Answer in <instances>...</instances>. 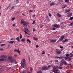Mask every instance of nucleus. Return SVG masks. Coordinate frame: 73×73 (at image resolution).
Here are the masks:
<instances>
[{"label": "nucleus", "mask_w": 73, "mask_h": 73, "mask_svg": "<svg viewBox=\"0 0 73 73\" xmlns=\"http://www.w3.org/2000/svg\"><path fill=\"white\" fill-rule=\"evenodd\" d=\"M53 72L55 73H60V71L58 69L53 70Z\"/></svg>", "instance_id": "nucleus-3"}, {"label": "nucleus", "mask_w": 73, "mask_h": 73, "mask_svg": "<svg viewBox=\"0 0 73 73\" xmlns=\"http://www.w3.org/2000/svg\"><path fill=\"white\" fill-rule=\"evenodd\" d=\"M30 71L31 72H32V70H33V68L31 67H30Z\"/></svg>", "instance_id": "nucleus-23"}, {"label": "nucleus", "mask_w": 73, "mask_h": 73, "mask_svg": "<svg viewBox=\"0 0 73 73\" xmlns=\"http://www.w3.org/2000/svg\"><path fill=\"white\" fill-rule=\"evenodd\" d=\"M23 63H26L25 59H23Z\"/></svg>", "instance_id": "nucleus-26"}, {"label": "nucleus", "mask_w": 73, "mask_h": 73, "mask_svg": "<svg viewBox=\"0 0 73 73\" xmlns=\"http://www.w3.org/2000/svg\"><path fill=\"white\" fill-rule=\"evenodd\" d=\"M36 73H42V71L40 70L38 72Z\"/></svg>", "instance_id": "nucleus-40"}, {"label": "nucleus", "mask_w": 73, "mask_h": 73, "mask_svg": "<svg viewBox=\"0 0 73 73\" xmlns=\"http://www.w3.org/2000/svg\"><path fill=\"white\" fill-rule=\"evenodd\" d=\"M68 39H65L64 40V42H66L68 41Z\"/></svg>", "instance_id": "nucleus-31"}, {"label": "nucleus", "mask_w": 73, "mask_h": 73, "mask_svg": "<svg viewBox=\"0 0 73 73\" xmlns=\"http://www.w3.org/2000/svg\"><path fill=\"white\" fill-rule=\"evenodd\" d=\"M27 41H28V42H29V43H31V40H30V39H27Z\"/></svg>", "instance_id": "nucleus-28"}, {"label": "nucleus", "mask_w": 73, "mask_h": 73, "mask_svg": "<svg viewBox=\"0 0 73 73\" xmlns=\"http://www.w3.org/2000/svg\"><path fill=\"white\" fill-rule=\"evenodd\" d=\"M55 62H58V60H55Z\"/></svg>", "instance_id": "nucleus-60"}, {"label": "nucleus", "mask_w": 73, "mask_h": 73, "mask_svg": "<svg viewBox=\"0 0 73 73\" xmlns=\"http://www.w3.org/2000/svg\"><path fill=\"white\" fill-rule=\"evenodd\" d=\"M69 0H65L64 1H65V2H68L69 1Z\"/></svg>", "instance_id": "nucleus-41"}, {"label": "nucleus", "mask_w": 73, "mask_h": 73, "mask_svg": "<svg viewBox=\"0 0 73 73\" xmlns=\"http://www.w3.org/2000/svg\"><path fill=\"white\" fill-rule=\"evenodd\" d=\"M14 51L15 52H18V53L19 54V55L21 54V53H20V51H19V48H18V50H17L16 49H15V50H14Z\"/></svg>", "instance_id": "nucleus-9"}, {"label": "nucleus", "mask_w": 73, "mask_h": 73, "mask_svg": "<svg viewBox=\"0 0 73 73\" xmlns=\"http://www.w3.org/2000/svg\"><path fill=\"white\" fill-rule=\"evenodd\" d=\"M52 65H48V68H50V67H52Z\"/></svg>", "instance_id": "nucleus-43"}, {"label": "nucleus", "mask_w": 73, "mask_h": 73, "mask_svg": "<svg viewBox=\"0 0 73 73\" xmlns=\"http://www.w3.org/2000/svg\"><path fill=\"white\" fill-rule=\"evenodd\" d=\"M64 36H61V38H59V40L60 41V42L62 41V40H63V39H64Z\"/></svg>", "instance_id": "nucleus-6"}, {"label": "nucleus", "mask_w": 73, "mask_h": 73, "mask_svg": "<svg viewBox=\"0 0 73 73\" xmlns=\"http://www.w3.org/2000/svg\"><path fill=\"white\" fill-rule=\"evenodd\" d=\"M52 30H53L54 31V30H56V29H55V28H52Z\"/></svg>", "instance_id": "nucleus-54"}, {"label": "nucleus", "mask_w": 73, "mask_h": 73, "mask_svg": "<svg viewBox=\"0 0 73 73\" xmlns=\"http://www.w3.org/2000/svg\"><path fill=\"white\" fill-rule=\"evenodd\" d=\"M64 64L66 65H67V63L66 62L64 61Z\"/></svg>", "instance_id": "nucleus-33"}, {"label": "nucleus", "mask_w": 73, "mask_h": 73, "mask_svg": "<svg viewBox=\"0 0 73 73\" xmlns=\"http://www.w3.org/2000/svg\"><path fill=\"white\" fill-rule=\"evenodd\" d=\"M55 58H56L58 59L59 58V56H56V57H55Z\"/></svg>", "instance_id": "nucleus-55"}, {"label": "nucleus", "mask_w": 73, "mask_h": 73, "mask_svg": "<svg viewBox=\"0 0 73 73\" xmlns=\"http://www.w3.org/2000/svg\"><path fill=\"white\" fill-rule=\"evenodd\" d=\"M69 57H73V54L72 53H70L69 54Z\"/></svg>", "instance_id": "nucleus-14"}, {"label": "nucleus", "mask_w": 73, "mask_h": 73, "mask_svg": "<svg viewBox=\"0 0 73 73\" xmlns=\"http://www.w3.org/2000/svg\"><path fill=\"white\" fill-rule=\"evenodd\" d=\"M68 59L69 60H68V61L70 62V61L72 60V58H71V57H68Z\"/></svg>", "instance_id": "nucleus-15"}, {"label": "nucleus", "mask_w": 73, "mask_h": 73, "mask_svg": "<svg viewBox=\"0 0 73 73\" xmlns=\"http://www.w3.org/2000/svg\"><path fill=\"white\" fill-rule=\"evenodd\" d=\"M70 11V9H68L67 10V11H66V12H69Z\"/></svg>", "instance_id": "nucleus-48"}, {"label": "nucleus", "mask_w": 73, "mask_h": 73, "mask_svg": "<svg viewBox=\"0 0 73 73\" xmlns=\"http://www.w3.org/2000/svg\"><path fill=\"white\" fill-rule=\"evenodd\" d=\"M62 9H64V5H62Z\"/></svg>", "instance_id": "nucleus-53"}, {"label": "nucleus", "mask_w": 73, "mask_h": 73, "mask_svg": "<svg viewBox=\"0 0 73 73\" xmlns=\"http://www.w3.org/2000/svg\"><path fill=\"white\" fill-rule=\"evenodd\" d=\"M62 69V67H61L59 68V69Z\"/></svg>", "instance_id": "nucleus-64"}, {"label": "nucleus", "mask_w": 73, "mask_h": 73, "mask_svg": "<svg viewBox=\"0 0 73 73\" xmlns=\"http://www.w3.org/2000/svg\"><path fill=\"white\" fill-rule=\"evenodd\" d=\"M36 48H38L39 47V46H38V45H36Z\"/></svg>", "instance_id": "nucleus-58"}, {"label": "nucleus", "mask_w": 73, "mask_h": 73, "mask_svg": "<svg viewBox=\"0 0 73 73\" xmlns=\"http://www.w3.org/2000/svg\"><path fill=\"white\" fill-rule=\"evenodd\" d=\"M14 42V41L12 40H11V41H10V42H9V43L10 44H12Z\"/></svg>", "instance_id": "nucleus-20"}, {"label": "nucleus", "mask_w": 73, "mask_h": 73, "mask_svg": "<svg viewBox=\"0 0 73 73\" xmlns=\"http://www.w3.org/2000/svg\"><path fill=\"white\" fill-rule=\"evenodd\" d=\"M15 18H12V21H13L15 20Z\"/></svg>", "instance_id": "nucleus-47"}, {"label": "nucleus", "mask_w": 73, "mask_h": 73, "mask_svg": "<svg viewBox=\"0 0 73 73\" xmlns=\"http://www.w3.org/2000/svg\"><path fill=\"white\" fill-rule=\"evenodd\" d=\"M26 63H23L21 64V66L24 68L26 66Z\"/></svg>", "instance_id": "nucleus-11"}, {"label": "nucleus", "mask_w": 73, "mask_h": 73, "mask_svg": "<svg viewBox=\"0 0 73 73\" xmlns=\"http://www.w3.org/2000/svg\"><path fill=\"white\" fill-rule=\"evenodd\" d=\"M0 50L3 51V48H0Z\"/></svg>", "instance_id": "nucleus-62"}, {"label": "nucleus", "mask_w": 73, "mask_h": 73, "mask_svg": "<svg viewBox=\"0 0 73 73\" xmlns=\"http://www.w3.org/2000/svg\"><path fill=\"white\" fill-rule=\"evenodd\" d=\"M49 16L50 17H51L52 16V15L50 13H49Z\"/></svg>", "instance_id": "nucleus-50"}, {"label": "nucleus", "mask_w": 73, "mask_h": 73, "mask_svg": "<svg viewBox=\"0 0 73 73\" xmlns=\"http://www.w3.org/2000/svg\"><path fill=\"white\" fill-rule=\"evenodd\" d=\"M26 73V71L23 70V71H22V72H21V73Z\"/></svg>", "instance_id": "nucleus-32"}, {"label": "nucleus", "mask_w": 73, "mask_h": 73, "mask_svg": "<svg viewBox=\"0 0 73 73\" xmlns=\"http://www.w3.org/2000/svg\"><path fill=\"white\" fill-rule=\"evenodd\" d=\"M64 62V59H62V60L61 61V62L60 63V66H62L63 65Z\"/></svg>", "instance_id": "nucleus-4"}, {"label": "nucleus", "mask_w": 73, "mask_h": 73, "mask_svg": "<svg viewBox=\"0 0 73 73\" xmlns=\"http://www.w3.org/2000/svg\"><path fill=\"white\" fill-rule=\"evenodd\" d=\"M0 59L2 61H4V59L3 58H2V59Z\"/></svg>", "instance_id": "nucleus-46"}, {"label": "nucleus", "mask_w": 73, "mask_h": 73, "mask_svg": "<svg viewBox=\"0 0 73 73\" xmlns=\"http://www.w3.org/2000/svg\"><path fill=\"white\" fill-rule=\"evenodd\" d=\"M67 14H68V15H67L68 17H70L72 15V13H67Z\"/></svg>", "instance_id": "nucleus-5"}, {"label": "nucleus", "mask_w": 73, "mask_h": 73, "mask_svg": "<svg viewBox=\"0 0 73 73\" xmlns=\"http://www.w3.org/2000/svg\"><path fill=\"white\" fill-rule=\"evenodd\" d=\"M67 5H64V8H66L67 7Z\"/></svg>", "instance_id": "nucleus-56"}, {"label": "nucleus", "mask_w": 73, "mask_h": 73, "mask_svg": "<svg viewBox=\"0 0 73 73\" xmlns=\"http://www.w3.org/2000/svg\"><path fill=\"white\" fill-rule=\"evenodd\" d=\"M24 30L25 31H27L28 32L29 31L28 30V29L26 28H24Z\"/></svg>", "instance_id": "nucleus-16"}, {"label": "nucleus", "mask_w": 73, "mask_h": 73, "mask_svg": "<svg viewBox=\"0 0 73 73\" xmlns=\"http://www.w3.org/2000/svg\"><path fill=\"white\" fill-rule=\"evenodd\" d=\"M33 31H36V29L34 28H33Z\"/></svg>", "instance_id": "nucleus-52"}, {"label": "nucleus", "mask_w": 73, "mask_h": 73, "mask_svg": "<svg viewBox=\"0 0 73 73\" xmlns=\"http://www.w3.org/2000/svg\"><path fill=\"white\" fill-rule=\"evenodd\" d=\"M10 62L12 63H15L16 62V61L14 60H10Z\"/></svg>", "instance_id": "nucleus-12"}, {"label": "nucleus", "mask_w": 73, "mask_h": 73, "mask_svg": "<svg viewBox=\"0 0 73 73\" xmlns=\"http://www.w3.org/2000/svg\"><path fill=\"white\" fill-rule=\"evenodd\" d=\"M57 16L59 17H61V15L60 14H59V13H57Z\"/></svg>", "instance_id": "nucleus-13"}, {"label": "nucleus", "mask_w": 73, "mask_h": 73, "mask_svg": "<svg viewBox=\"0 0 73 73\" xmlns=\"http://www.w3.org/2000/svg\"><path fill=\"white\" fill-rule=\"evenodd\" d=\"M64 58V57L63 56H60L59 57V59H62V58Z\"/></svg>", "instance_id": "nucleus-35"}, {"label": "nucleus", "mask_w": 73, "mask_h": 73, "mask_svg": "<svg viewBox=\"0 0 73 73\" xmlns=\"http://www.w3.org/2000/svg\"><path fill=\"white\" fill-rule=\"evenodd\" d=\"M16 39L18 40L19 42H20V39L19 37H17L16 38Z\"/></svg>", "instance_id": "nucleus-22"}, {"label": "nucleus", "mask_w": 73, "mask_h": 73, "mask_svg": "<svg viewBox=\"0 0 73 73\" xmlns=\"http://www.w3.org/2000/svg\"><path fill=\"white\" fill-rule=\"evenodd\" d=\"M21 24H23V25L25 26V27H27V22L21 20Z\"/></svg>", "instance_id": "nucleus-1"}, {"label": "nucleus", "mask_w": 73, "mask_h": 73, "mask_svg": "<svg viewBox=\"0 0 73 73\" xmlns=\"http://www.w3.org/2000/svg\"><path fill=\"white\" fill-rule=\"evenodd\" d=\"M19 3V0H16V4H18Z\"/></svg>", "instance_id": "nucleus-30"}, {"label": "nucleus", "mask_w": 73, "mask_h": 73, "mask_svg": "<svg viewBox=\"0 0 73 73\" xmlns=\"http://www.w3.org/2000/svg\"><path fill=\"white\" fill-rule=\"evenodd\" d=\"M21 41H22V42H25L26 41V40L25 39L23 38H22V39H21Z\"/></svg>", "instance_id": "nucleus-19"}, {"label": "nucleus", "mask_w": 73, "mask_h": 73, "mask_svg": "<svg viewBox=\"0 0 73 73\" xmlns=\"http://www.w3.org/2000/svg\"><path fill=\"white\" fill-rule=\"evenodd\" d=\"M68 57H65L64 58V59L65 60H67L68 59Z\"/></svg>", "instance_id": "nucleus-29"}, {"label": "nucleus", "mask_w": 73, "mask_h": 73, "mask_svg": "<svg viewBox=\"0 0 73 73\" xmlns=\"http://www.w3.org/2000/svg\"><path fill=\"white\" fill-rule=\"evenodd\" d=\"M73 19V17H70L69 19V20H72Z\"/></svg>", "instance_id": "nucleus-25"}, {"label": "nucleus", "mask_w": 73, "mask_h": 73, "mask_svg": "<svg viewBox=\"0 0 73 73\" xmlns=\"http://www.w3.org/2000/svg\"><path fill=\"white\" fill-rule=\"evenodd\" d=\"M55 5V4L54 3H51L50 4V6H54Z\"/></svg>", "instance_id": "nucleus-21"}, {"label": "nucleus", "mask_w": 73, "mask_h": 73, "mask_svg": "<svg viewBox=\"0 0 73 73\" xmlns=\"http://www.w3.org/2000/svg\"><path fill=\"white\" fill-rule=\"evenodd\" d=\"M42 69L43 70H48V68L46 66H44L42 67Z\"/></svg>", "instance_id": "nucleus-2"}, {"label": "nucleus", "mask_w": 73, "mask_h": 73, "mask_svg": "<svg viewBox=\"0 0 73 73\" xmlns=\"http://www.w3.org/2000/svg\"><path fill=\"white\" fill-rule=\"evenodd\" d=\"M11 4H9V6H8V7H7V9H8V8H9L11 7Z\"/></svg>", "instance_id": "nucleus-27"}, {"label": "nucleus", "mask_w": 73, "mask_h": 73, "mask_svg": "<svg viewBox=\"0 0 73 73\" xmlns=\"http://www.w3.org/2000/svg\"><path fill=\"white\" fill-rule=\"evenodd\" d=\"M69 56V54H66V57H68V56Z\"/></svg>", "instance_id": "nucleus-44"}, {"label": "nucleus", "mask_w": 73, "mask_h": 73, "mask_svg": "<svg viewBox=\"0 0 73 73\" xmlns=\"http://www.w3.org/2000/svg\"><path fill=\"white\" fill-rule=\"evenodd\" d=\"M56 41V40H53L52 39L50 40V42L51 43H55Z\"/></svg>", "instance_id": "nucleus-10"}, {"label": "nucleus", "mask_w": 73, "mask_h": 73, "mask_svg": "<svg viewBox=\"0 0 73 73\" xmlns=\"http://www.w3.org/2000/svg\"><path fill=\"white\" fill-rule=\"evenodd\" d=\"M43 25H41L40 26V28H42V27H43Z\"/></svg>", "instance_id": "nucleus-39"}, {"label": "nucleus", "mask_w": 73, "mask_h": 73, "mask_svg": "<svg viewBox=\"0 0 73 73\" xmlns=\"http://www.w3.org/2000/svg\"><path fill=\"white\" fill-rule=\"evenodd\" d=\"M47 21L48 22H49L50 21V20L48 18V19H47Z\"/></svg>", "instance_id": "nucleus-63"}, {"label": "nucleus", "mask_w": 73, "mask_h": 73, "mask_svg": "<svg viewBox=\"0 0 73 73\" xmlns=\"http://www.w3.org/2000/svg\"><path fill=\"white\" fill-rule=\"evenodd\" d=\"M24 32L25 33V35H26V34H28V33L26 31H24Z\"/></svg>", "instance_id": "nucleus-45"}, {"label": "nucleus", "mask_w": 73, "mask_h": 73, "mask_svg": "<svg viewBox=\"0 0 73 73\" xmlns=\"http://www.w3.org/2000/svg\"><path fill=\"white\" fill-rule=\"evenodd\" d=\"M6 57V56L3 55H1L0 56V58H5Z\"/></svg>", "instance_id": "nucleus-17"}, {"label": "nucleus", "mask_w": 73, "mask_h": 73, "mask_svg": "<svg viewBox=\"0 0 73 73\" xmlns=\"http://www.w3.org/2000/svg\"><path fill=\"white\" fill-rule=\"evenodd\" d=\"M14 56H15V57H16L17 56V54H15Z\"/></svg>", "instance_id": "nucleus-61"}, {"label": "nucleus", "mask_w": 73, "mask_h": 73, "mask_svg": "<svg viewBox=\"0 0 73 73\" xmlns=\"http://www.w3.org/2000/svg\"><path fill=\"white\" fill-rule=\"evenodd\" d=\"M35 21H33V22L32 23V24H35Z\"/></svg>", "instance_id": "nucleus-51"}, {"label": "nucleus", "mask_w": 73, "mask_h": 73, "mask_svg": "<svg viewBox=\"0 0 73 73\" xmlns=\"http://www.w3.org/2000/svg\"><path fill=\"white\" fill-rule=\"evenodd\" d=\"M33 39L35 40H38V38H35V37H33Z\"/></svg>", "instance_id": "nucleus-18"}, {"label": "nucleus", "mask_w": 73, "mask_h": 73, "mask_svg": "<svg viewBox=\"0 0 73 73\" xmlns=\"http://www.w3.org/2000/svg\"><path fill=\"white\" fill-rule=\"evenodd\" d=\"M60 48H63V47L61 46H60Z\"/></svg>", "instance_id": "nucleus-57"}, {"label": "nucleus", "mask_w": 73, "mask_h": 73, "mask_svg": "<svg viewBox=\"0 0 73 73\" xmlns=\"http://www.w3.org/2000/svg\"><path fill=\"white\" fill-rule=\"evenodd\" d=\"M56 53L57 54H60V53H61V52L60 51V50L58 49H56Z\"/></svg>", "instance_id": "nucleus-8"}, {"label": "nucleus", "mask_w": 73, "mask_h": 73, "mask_svg": "<svg viewBox=\"0 0 73 73\" xmlns=\"http://www.w3.org/2000/svg\"><path fill=\"white\" fill-rule=\"evenodd\" d=\"M69 26H73V22H72L69 24Z\"/></svg>", "instance_id": "nucleus-24"}, {"label": "nucleus", "mask_w": 73, "mask_h": 73, "mask_svg": "<svg viewBox=\"0 0 73 73\" xmlns=\"http://www.w3.org/2000/svg\"><path fill=\"white\" fill-rule=\"evenodd\" d=\"M53 27L56 28H58L60 27V26L56 24H54V25H53Z\"/></svg>", "instance_id": "nucleus-7"}, {"label": "nucleus", "mask_w": 73, "mask_h": 73, "mask_svg": "<svg viewBox=\"0 0 73 73\" xmlns=\"http://www.w3.org/2000/svg\"><path fill=\"white\" fill-rule=\"evenodd\" d=\"M67 34H64V36L65 37H67Z\"/></svg>", "instance_id": "nucleus-49"}, {"label": "nucleus", "mask_w": 73, "mask_h": 73, "mask_svg": "<svg viewBox=\"0 0 73 73\" xmlns=\"http://www.w3.org/2000/svg\"><path fill=\"white\" fill-rule=\"evenodd\" d=\"M0 46H5V45H6V44H1L0 45Z\"/></svg>", "instance_id": "nucleus-34"}, {"label": "nucleus", "mask_w": 73, "mask_h": 73, "mask_svg": "<svg viewBox=\"0 0 73 73\" xmlns=\"http://www.w3.org/2000/svg\"><path fill=\"white\" fill-rule=\"evenodd\" d=\"M23 38V36H22V35H21L20 34V39H21Z\"/></svg>", "instance_id": "nucleus-36"}, {"label": "nucleus", "mask_w": 73, "mask_h": 73, "mask_svg": "<svg viewBox=\"0 0 73 73\" xmlns=\"http://www.w3.org/2000/svg\"><path fill=\"white\" fill-rule=\"evenodd\" d=\"M11 57L10 56L9 57L8 59H10L11 58Z\"/></svg>", "instance_id": "nucleus-59"}, {"label": "nucleus", "mask_w": 73, "mask_h": 73, "mask_svg": "<svg viewBox=\"0 0 73 73\" xmlns=\"http://www.w3.org/2000/svg\"><path fill=\"white\" fill-rule=\"evenodd\" d=\"M42 54L44 55V54H45V52H44V51H42Z\"/></svg>", "instance_id": "nucleus-37"}, {"label": "nucleus", "mask_w": 73, "mask_h": 73, "mask_svg": "<svg viewBox=\"0 0 73 73\" xmlns=\"http://www.w3.org/2000/svg\"><path fill=\"white\" fill-rule=\"evenodd\" d=\"M57 68L55 66H54V68H53V69H54V70H56V69Z\"/></svg>", "instance_id": "nucleus-42"}, {"label": "nucleus", "mask_w": 73, "mask_h": 73, "mask_svg": "<svg viewBox=\"0 0 73 73\" xmlns=\"http://www.w3.org/2000/svg\"><path fill=\"white\" fill-rule=\"evenodd\" d=\"M33 10H30L29 11V13H30L33 12Z\"/></svg>", "instance_id": "nucleus-38"}]
</instances>
